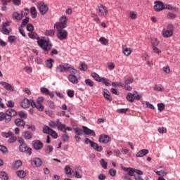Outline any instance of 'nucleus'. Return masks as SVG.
I'll return each mask as SVG.
<instances>
[{
	"label": "nucleus",
	"instance_id": "nucleus-1",
	"mask_svg": "<svg viewBox=\"0 0 180 180\" xmlns=\"http://www.w3.org/2000/svg\"><path fill=\"white\" fill-rule=\"evenodd\" d=\"M57 72H69L68 81L71 84L77 85L79 82V72L75 70L71 65L69 63H65L64 65H59L56 68Z\"/></svg>",
	"mask_w": 180,
	"mask_h": 180
},
{
	"label": "nucleus",
	"instance_id": "nucleus-2",
	"mask_svg": "<svg viewBox=\"0 0 180 180\" xmlns=\"http://www.w3.org/2000/svg\"><path fill=\"white\" fill-rule=\"evenodd\" d=\"M28 36L30 39H37L38 45L44 51H50V50H51V42H50V40L43 38L39 39V35L34 32H29Z\"/></svg>",
	"mask_w": 180,
	"mask_h": 180
},
{
	"label": "nucleus",
	"instance_id": "nucleus-3",
	"mask_svg": "<svg viewBox=\"0 0 180 180\" xmlns=\"http://www.w3.org/2000/svg\"><path fill=\"white\" fill-rule=\"evenodd\" d=\"M82 129H80L79 127L75 128V133L77 135V136H82V134H84V133H85V134H88L89 136H93V137H95V136H96V134H95V131L92 129H90L89 128L85 127V126H82Z\"/></svg>",
	"mask_w": 180,
	"mask_h": 180
},
{
	"label": "nucleus",
	"instance_id": "nucleus-4",
	"mask_svg": "<svg viewBox=\"0 0 180 180\" xmlns=\"http://www.w3.org/2000/svg\"><path fill=\"white\" fill-rule=\"evenodd\" d=\"M56 30V36L59 40H65L68 37V32L60 27H54Z\"/></svg>",
	"mask_w": 180,
	"mask_h": 180
},
{
	"label": "nucleus",
	"instance_id": "nucleus-5",
	"mask_svg": "<svg viewBox=\"0 0 180 180\" xmlns=\"http://www.w3.org/2000/svg\"><path fill=\"white\" fill-rule=\"evenodd\" d=\"M143 98V95L137 94V91H134V93H128L126 97V99L128 101V102H130L131 103H133L134 102L135 99L136 101H140Z\"/></svg>",
	"mask_w": 180,
	"mask_h": 180
},
{
	"label": "nucleus",
	"instance_id": "nucleus-6",
	"mask_svg": "<svg viewBox=\"0 0 180 180\" xmlns=\"http://www.w3.org/2000/svg\"><path fill=\"white\" fill-rule=\"evenodd\" d=\"M96 11L98 15L100 16H106L108 13V8L101 4L97 5Z\"/></svg>",
	"mask_w": 180,
	"mask_h": 180
},
{
	"label": "nucleus",
	"instance_id": "nucleus-7",
	"mask_svg": "<svg viewBox=\"0 0 180 180\" xmlns=\"http://www.w3.org/2000/svg\"><path fill=\"white\" fill-rule=\"evenodd\" d=\"M37 8L41 13V15H46L49 11V6L44 4L43 1H39L37 3Z\"/></svg>",
	"mask_w": 180,
	"mask_h": 180
},
{
	"label": "nucleus",
	"instance_id": "nucleus-8",
	"mask_svg": "<svg viewBox=\"0 0 180 180\" xmlns=\"http://www.w3.org/2000/svg\"><path fill=\"white\" fill-rule=\"evenodd\" d=\"M163 37H171L174 34V28L172 27V24H169L167 29H163L162 31Z\"/></svg>",
	"mask_w": 180,
	"mask_h": 180
},
{
	"label": "nucleus",
	"instance_id": "nucleus-9",
	"mask_svg": "<svg viewBox=\"0 0 180 180\" xmlns=\"http://www.w3.org/2000/svg\"><path fill=\"white\" fill-rule=\"evenodd\" d=\"M17 115L16 110L10 108L6 111V123H9L12 120V117Z\"/></svg>",
	"mask_w": 180,
	"mask_h": 180
},
{
	"label": "nucleus",
	"instance_id": "nucleus-10",
	"mask_svg": "<svg viewBox=\"0 0 180 180\" xmlns=\"http://www.w3.org/2000/svg\"><path fill=\"white\" fill-rule=\"evenodd\" d=\"M67 27V18L65 16H62L60 18V22H56L54 27Z\"/></svg>",
	"mask_w": 180,
	"mask_h": 180
},
{
	"label": "nucleus",
	"instance_id": "nucleus-11",
	"mask_svg": "<svg viewBox=\"0 0 180 180\" xmlns=\"http://www.w3.org/2000/svg\"><path fill=\"white\" fill-rule=\"evenodd\" d=\"M153 8L156 12H161L164 11V3L160 1H155Z\"/></svg>",
	"mask_w": 180,
	"mask_h": 180
},
{
	"label": "nucleus",
	"instance_id": "nucleus-12",
	"mask_svg": "<svg viewBox=\"0 0 180 180\" xmlns=\"http://www.w3.org/2000/svg\"><path fill=\"white\" fill-rule=\"evenodd\" d=\"M33 148L37 150H41L43 147H44V143L41 142L40 140H34L32 141Z\"/></svg>",
	"mask_w": 180,
	"mask_h": 180
},
{
	"label": "nucleus",
	"instance_id": "nucleus-13",
	"mask_svg": "<svg viewBox=\"0 0 180 180\" xmlns=\"http://www.w3.org/2000/svg\"><path fill=\"white\" fill-rule=\"evenodd\" d=\"M19 150L21 153H27L30 155L32 154V148L27 147L26 143H22L19 146Z\"/></svg>",
	"mask_w": 180,
	"mask_h": 180
},
{
	"label": "nucleus",
	"instance_id": "nucleus-14",
	"mask_svg": "<svg viewBox=\"0 0 180 180\" xmlns=\"http://www.w3.org/2000/svg\"><path fill=\"white\" fill-rule=\"evenodd\" d=\"M0 85L4 86L6 91H10L11 92H13L15 91V87L12 86L11 84L5 82H0Z\"/></svg>",
	"mask_w": 180,
	"mask_h": 180
},
{
	"label": "nucleus",
	"instance_id": "nucleus-15",
	"mask_svg": "<svg viewBox=\"0 0 180 180\" xmlns=\"http://www.w3.org/2000/svg\"><path fill=\"white\" fill-rule=\"evenodd\" d=\"M74 173L73 175L75 176V178L81 179L82 178V170L79 167H75L73 169Z\"/></svg>",
	"mask_w": 180,
	"mask_h": 180
},
{
	"label": "nucleus",
	"instance_id": "nucleus-16",
	"mask_svg": "<svg viewBox=\"0 0 180 180\" xmlns=\"http://www.w3.org/2000/svg\"><path fill=\"white\" fill-rule=\"evenodd\" d=\"M31 106L33 108H36L39 112H43V110H44V106H43V105L36 103L33 100L31 101Z\"/></svg>",
	"mask_w": 180,
	"mask_h": 180
},
{
	"label": "nucleus",
	"instance_id": "nucleus-17",
	"mask_svg": "<svg viewBox=\"0 0 180 180\" xmlns=\"http://www.w3.org/2000/svg\"><path fill=\"white\" fill-rule=\"evenodd\" d=\"M110 141V137L108 135H101L99 137V142L108 144Z\"/></svg>",
	"mask_w": 180,
	"mask_h": 180
},
{
	"label": "nucleus",
	"instance_id": "nucleus-18",
	"mask_svg": "<svg viewBox=\"0 0 180 180\" xmlns=\"http://www.w3.org/2000/svg\"><path fill=\"white\" fill-rule=\"evenodd\" d=\"M31 164L33 167H40L41 164H43V162L41 161V159L35 158L32 160Z\"/></svg>",
	"mask_w": 180,
	"mask_h": 180
},
{
	"label": "nucleus",
	"instance_id": "nucleus-19",
	"mask_svg": "<svg viewBox=\"0 0 180 180\" xmlns=\"http://www.w3.org/2000/svg\"><path fill=\"white\" fill-rule=\"evenodd\" d=\"M32 105V101H29L27 98H24L20 103V106L23 108V109H26Z\"/></svg>",
	"mask_w": 180,
	"mask_h": 180
},
{
	"label": "nucleus",
	"instance_id": "nucleus-20",
	"mask_svg": "<svg viewBox=\"0 0 180 180\" xmlns=\"http://www.w3.org/2000/svg\"><path fill=\"white\" fill-rule=\"evenodd\" d=\"M122 53L127 57H129L131 54V49L127 47V45H122Z\"/></svg>",
	"mask_w": 180,
	"mask_h": 180
},
{
	"label": "nucleus",
	"instance_id": "nucleus-21",
	"mask_svg": "<svg viewBox=\"0 0 180 180\" xmlns=\"http://www.w3.org/2000/svg\"><path fill=\"white\" fill-rule=\"evenodd\" d=\"M148 153H149V150L148 149H142L136 154V157H138L139 158H141V157H144L147 155Z\"/></svg>",
	"mask_w": 180,
	"mask_h": 180
},
{
	"label": "nucleus",
	"instance_id": "nucleus-22",
	"mask_svg": "<svg viewBox=\"0 0 180 180\" xmlns=\"http://www.w3.org/2000/svg\"><path fill=\"white\" fill-rule=\"evenodd\" d=\"M56 127H58V130L63 131V133H65V124H62L60 122V120H57Z\"/></svg>",
	"mask_w": 180,
	"mask_h": 180
},
{
	"label": "nucleus",
	"instance_id": "nucleus-23",
	"mask_svg": "<svg viewBox=\"0 0 180 180\" xmlns=\"http://www.w3.org/2000/svg\"><path fill=\"white\" fill-rule=\"evenodd\" d=\"M41 92L42 94H44V95H49L50 96V98L54 97V93L50 92V91H49L47 88L41 87Z\"/></svg>",
	"mask_w": 180,
	"mask_h": 180
},
{
	"label": "nucleus",
	"instance_id": "nucleus-24",
	"mask_svg": "<svg viewBox=\"0 0 180 180\" xmlns=\"http://www.w3.org/2000/svg\"><path fill=\"white\" fill-rule=\"evenodd\" d=\"M12 18L15 20H22L23 18V15H22V13L20 14L18 12H15L13 13Z\"/></svg>",
	"mask_w": 180,
	"mask_h": 180
},
{
	"label": "nucleus",
	"instance_id": "nucleus-25",
	"mask_svg": "<svg viewBox=\"0 0 180 180\" xmlns=\"http://www.w3.org/2000/svg\"><path fill=\"white\" fill-rule=\"evenodd\" d=\"M90 146L94 148V150H96V151H98L99 153L103 150L102 146H99L98 143L95 142L91 143Z\"/></svg>",
	"mask_w": 180,
	"mask_h": 180
},
{
	"label": "nucleus",
	"instance_id": "nucleus-26",
	"mask_svg": "<svg viewBox=\"0 0 180 180\" xmlns=\"http://www.w3.org/2000/svg\"><path fill=\"white\" fill-rule=\"evenodd\" d=\"M30 14L32 19H36L37 18V11L36 10V7L33 6L30 8Z\"/></svg>",
	"mask_w": 180,
	"mask_h": 180
},
{
	"label": "nucleus",
	"instance_id": "nucleus-27",
	"mask_svg": "<svg viewBox=\"0 0 180 180\" xmlns=\"http://www.w3.org/2000/svg\"><path fill=\"white\" fill-rule=\"evenodd\" d=\"M15 124H16L17 126H18L20 127H23V126H25L26 124V122H25L23 121V120L18 118L15 120Z\"/></svg>",
	"mask_w": 180,
	"mask_h": 180
},
{
	"label": "nucleus",
	"instance_id": "nucleus-28",
	"mask_svg": "<svg viewBox=\"0 0 180 180\" xmlns=\"http://www.w3.org/2000/svg\"><path fill=\"white\" fill-rule=\"evenodd\" d=\"M99 41L101 44H103V46H108L109 45V40L106 38H105V37H101L99 39Z\"/></svg>",
	"mask_w": 180,
	"mask_h": 180
},
{
	"label": "nucleus",
	"instance_id": "nucleus-29",
	"mask_svg": "<svg viewBox=\"0 0 180 180\" xmlns=\"http://www.w3.org/2000/svg\"><path fill=\"white\" fill-rule=\"evenodd\" d=\"M153 89L157 92H162L164 91V86L162 84H155Z\"/></svg>",
	"mask_w": 180,
	"mask_h": 180
},
{
	"label": "nucleus",
	"instance_id": "nucleus-30",
	"mask_svg": "<svg viewBox=\"0 0 180 180\" xmlns=\"http://www.w3.org/2000/svg\"><path fill=\"white\" fill-rule=\"evenodd\" d=\"M23 136L26 140H30L33 137V134L31 131H27L24 132Z\"/></svg>",
	"mask_w": 180,
	"mask_h": 180
},
{
	"label": "nucleus",
	"instance_id": "nucleus-31",
	"mask_svg": "<svg viewBox=\"0 0 180 180\" xmlns=\"http://www.w3.org/2000/svg\"><path fill=\"white\" fill-rule=\"evenodd\" d=\"M98 82H102L103 84H105L106 86H110V84L109 83V79L101 77Z\"/></svg>",
	"mask_w": 180,
	"mask_h": 180
},
{
	"label": "nucleus",
	"instance_id": "nucleus-32",
	"mask_svg": "<svg viewBox=\"0 0 180 180\" xmlns=\"http://www.w3.org/2000/svg\"><path fill=\"white\" fill-rule=\"evenodd\" d=\"M65 171L67 175H72L74 174V170H72L69 165L65 166Z\"/></svg>",
	"mask_w": 180,
	"mask_h": 180
},
{
	"label": "nucleus",
	"instance_id": "nucleus-33",
	"mask_svg": "<svg viewBox=\"0 0 180 180\" xmlns=\"http://www.w3.org/2000/svg\"><path fill=\"white\" fill-rule=\"evenodd\" d=\"M86 85H87V86H90V88H93V86H94L95 85V82H94V81L91 80V79H86L84 81Z\"/></svg>",
	"mask_w": 180,
	"mask_h": 180
},
{
	"label": "nucleus",
	"instance_id": "nucleus-34",
	"mask_svg": "<svg viewBox=\"0 0 180 180\" xmlns=\"http://www.w3.org/2000/svg\"><path fill=\"white\" fill-rule=\"evenodd\" d=\"M22 166V161L21 160H17L14 162L13 165V168L14 169H18L20 167Z\"/></svg>",
	"mask_w": 180,
	"mask_h": 180
},
{
	"label": "nucleus",
	"instance_id": "nucleus-35",
	"mask_svg": "<svg viewBox=\"0 0 180 180\" xmlns=\"http://www.w3.org/2000/svg\"><path fill=\"white\" fill-rule=\"evenodd\" d=\"M16 174H17V176L21 179H23L26 176V172H25L23 170L17 171Z\"/></svg>",
	"mask_w": 180,
	"mask_h": 180
},
{
	"label": "nucleus",
	"instance_id": "nucleus-36",
	"mask_svg": "<svg viewBox=\"0 0 180 180\" xmlns=\"http://www.w3.org/2000/svg\"><path fill=\"white\" fill-rule=\"evenodd\" d=\"M54 148L51 145H48L45 149L46 154H50V153H53Z\"/></svg>",
	"mask_w": 180,
	"mask_h": 180
},
{
	"label": "nucleus",
	"instance_id": "nucleus-37",
	"mask_svg": "<svg viewBox=\"0 0 180 180\" xmlns=\"http://www.w3.org/2000/svg\"><path fill=\"white\" fill-rule=\"evenodd\" d=\"M0 178L2 180L9 179V177L8 176V174L5 172H0Z\"/></svg>",
	"mask_w": 180,
	"mask_h": 180
},
{
	"label": "nucleus",
	"instance_id": "nucleus-38",
	"mask_svg": "<svg viewBox=\"0 0 180 180\" xmlns=\"http://www.w3.org/2000/svg\"><path fill=\"white\" fill-rule=\"evenodd\" d=\"M91 77H92L95 81H97V82H99L101 80V77H99V75L96 74V72H91Z\"/></svg>",
	"mask_w": 180,
	"mask_h": 180
},
{
	"label": "nucleus",
	"instance_id": "nucleus-39",
	"mask_svg": "<svg viewBox=\"0 0 180 180\" xmlns=\"http://www.w3.org/2000/svg\"><path fill=\"white\" fill-rule=\"evenodd\" d=\"M53 63H54V60L53 59H48L46 61L47 68H53Z\"/></svg>",
	"mask_w": 180,
	"mask_h": 180
},
{
	"label": "nucleus",
	"instance_id": "nucleus-40",
	"mask_svg": "<svg viewBox=\"0 0 180 180\" xmlns=\"http://www.w3.org/2000/svg\"><path fill=\"white\" fill-rule=\"evenodd\" d=\"M51 130L53 129H51L49 126H44L43 127V133H44L45 134H50Z\"/></svg>",
	"mask_w": 180,
	"mask_h": 180
},
{
	"label": "nucleus",
	"instance_id": "nucleus-41",
	"mask_svg": "<svg viewBox=\"0 0 180 180\" xmlns=\"http://www.w3.org/2000/svg\"><path fill=\"white\" fill-rule=\"evenodd\" d=\"M0 31L1 32V33H4V34L7 35H9V33L11 32V30L4 27H0Z\"/></svg>",
	"mask_w": 180,
	"mask_h": 180
},
{
	"label": "nucleus",
	"instance_id": "nucleus-42",
	"mask_svg": "<svg viewBox=\"0 0 180 180\" xmlns=\"http://www.w3.org/2000/svg\"><path fill=\"white\" fill-rule=\"evenodd\" d=\"M127 172H128V175H129V176H137L134 175V172H136V170L131 169V167H128V170H127Z\"/></svg>",
	"mask_w": 180,
	"mask_h": 180
},
{
	"label": "nucleus",
	"instance_id": "nucleus-43",
	"mask_svg": "<svg viewBox=\"0 0 180 180\" xmlns=\"http://www.w3.org/2000/svg\"><path fill=\"white\" fill-rule=\"evenodd\" d=\"M158 109L159 112H162V110H164V109H165V104L162 103H158Z\"/></svg>",
	"mask_w": 180,
	"mask_h": 180
},
{
	"label": "nucleus",
	"instance_id": "nucleus-44",
	"mask_svg": "<svg viewBox=\"0 0 180 180\" xmlns=\"http://www.w3.org/2000/svg\"><path fill=\"white\" fill-rule=\"evenodd\" d=\"M100 163L102 168H103L104 169H106L108 168V162H106L105 160L101 159V160L100 161Z\"/></svg>",
	"mask_w": 180,
	"mask_h": 180
},
{
	"label": "nucleus",
	"instance_id": "nucleus-45",
	"mask_svg": "<svg viewBox=\"0 0 180 180\" xmlns=\"http://www.w3.org/2000/svg\"><path fill=\"white\" fill-rule=\"evenodd\" d=\"M30 11H29V8H25L21 11V15L22 16V18L24 16H27V15H29Z\"/></svg>",
	"mask_w": 180,
	"mask_h": 180
},
{
	"label": "nucleus",
	"instance_id": "nucleus-46",
	"mask_svg": "<svg viewBox=\"0 0 180 180\" xmlns=\"http://www.w3.org/2000/svg\"><path fill=\"white\" fill-rule=\"evenodd\" d=\"M45 34L46 36H54L55 32L53 30H47L45 31Z\"/></svg>",
	"mask_w": 180,
	"mask_h": 180
},
{
	"label": "nucleus",
	"instance_id": "nucleus-47",
	"mask_svg": "<svg viewBox=\"0 0 180 180\" xmlns=\"http://www.w3.org/2000/svg\"><path fill=\"white\" fill-rule=\"evenodd\" d=\"M151 43L153 44V47H156V46H158L160 41L157 39V38H153L151 39Z\"/></svg>",
	"mask_w": 180,
	"mask_h": 180
},
{
	"label": "nucleus",
	"instance_id": "nucleus-48",
	"mask_svg": "<svg viewBox=\"0 0 180 180\" xmlns=\"http://www.w3.org/2000/svg\"><path fill=\"white\" fill-rule=\"evenodd\" d=\"M107 67L110 71H112V70H115V63L110 62L107 64Z\"/></svg>",
	"mask_w": 180,
	"mask_h": 180
},
{
	"label": "nucleus",
	"instance_id": "nucleus-49",
	"mask_svg": "<svg viewBox=\"0 0 180 180\" xmlns=\"http://www.w3.org/2000/svg\"><path fill=\"white\" fill-rule=\"evenodd\" d=\"M18 116H20L21 119H27V114L25 113L23 111H20L18 112Z\"/></svg>",
	"mask_w": 180,
	"mask_h": 180
},
{
	"label": "nucleus",
	"instance_id": "nucleus-50",
	"mask_svg": "<svg viewBox=\"0 0 180 180\" xmlns=\"http://www.w3.org/2000/svg\"><path fill=\"white\" fill-rule=\"evenodd\" d=\"M8 40L9 43H11L12 44V43H15V41H16V37L15 36H9L8 37Z\"/></svg>",
	"mask_w": 180,
	"mask_h": 180
},
{
	"label": "nucleus",
	"instance_id": "nucleus-51",
	"mask_svg": "<svg viewBox=\"0 0 180 180\" xmlns=\"http://www.w3.org/2000/svg\"><path fill=\"white\" fill-rule=\"evenodd\" d=\"M50 136L53 137V139H57L58 137V134H57V132L54 130H51V131L49 133Z\"/></svg>",
	"mask_w": 180,
	"mask_h": 180
},
{
	"label": "nucleus",
	"instance_id": "nucleus-52",
	"mask_svg": "<svg viewBox=\"0 0 180 180\" xmlns=\"http://www.w3.org/2000/svg\"><path fill=\"white\" fill-rule=\"evenodd\" d=\"M79 68H80L81 71H86V70H88V65L83 63L81 64Z\"/></svg>",
	"mask_w": 180,
	"mask_h": 180
},
{
	"label": "nucleus",
	"instance_id": "nucleus-53",
	"mask_svg": "<svg viewBox=\"0 0 180 180\" xmlns=\"http://www.w3.org/2000/svg\"><path fill=\"white\" fill-rule=\"evenodd\" d=\"M16 140H18V138H16V136H13V134H12V135L8 139V141L10 143H15V141H16Z\"/></svg>",
	"mask_w": 180,
	"mask_h": 180
},
{
	"label": "nucleus",
	"instance_id": "nucleus-54",
	"mask_svg": "<svg viewBox=\"0 0 180 180\" xmlns=\"http://www.w3.org/2000/svg\"><path fill=\"white\" fill-rule=\"evenodd\" d=\"M127 110H129V108H121V109H118L117 110V113L126 114V113H127Z\"/></svg>",
	"mask_w": 180,
	"mask_h": 180
},
{
	"label": "nucleus",
	"instance_id": "nucleus-55",
	"mask_svg": "<svg viewBox=\"0 0 180 180\" xmlns=\"http://www.w3.org/2000/svg\"><path fill=\"white\" fill-rule=\"evenodd\" d=\"M27 30L28 32H33V30H34V27H33V25H32V24H27Z\"/></svg>",
	"mask_w": 180,
	"mask_h": 180
},
{
	"label": "nucleus",
	"instance_id": "nucleus-56",
	"mask_svg": "<svg viewBox=\"0 0 180 180\" xmlns=\"http://www.w3.org/2000/svg\"><path fill=\"white\" fill-rule=\"evenodd\" d=\"M158 131L161 134H164V133H167V128L162 127L158 128Z\"/></svg>",
	"mask_w": 180,
	"mask_h": 180
},
{
	"label": "nucleus",
	"instance_id": "nucleus-57",
	"mask_svg": "<svg viewBox=\"0 0 180 180\" xmlns=\"http://www.w3.org/2000/svg\"><path fill=\"white\" fill-rule=\"evenodd\" d=\"M131 19H137V13L134 11H130Z\"/></svg>",
	"mask_w": 180,
	"mask_h": 180
},
{
	"label": "nucleus",
	"instance_id": "nucleus-58",
	"mask_svg": "<svg viewBox=\"0 0 180 180\" xmlns=\"http://www.w3.org/2000/svg\"><path fill=\"white\" fill-rule=\"evenodd\" d=\"M108 172L111 176H116V169H110Z\"/></svg>",
	"mask_w": 180,
	"mask_h": 180
},
{
	"label": "nucleus",
	"instance_id": "nucleus-59",
	"mask_svg": "<svg viewBox=\"0 0 180 180\" xmlns=\"http://www.w3.org/2000/svg\"><path fill=\"white\" fill-rule=\"evenodd\" d=\"M62 139L63 141H69L70 136L68 134H62Z\"/></svg>",
	"mask_w": 180,
	"mask_h": 180
},
{
	"label": "nucleus",
	"instance_id": "nucleus-60",
	"mask_svg": "<svg viewBox=\"0 0 180 180\" xmlns=\"http://www.w3.org/2000/svg\"><path fill=\"white\" fill-rule=\"evenodd\" d=\"M167 18H169V19H175V18H176V15L174 13H168Z\"/></svg>",
	"mask_w": 180,
	"mask_h": 180
},
{
	"label": "nucleus",
	"instance_id": "nucleus-61",
	"mask_svg": "<svg viewBox=\"0 0 180 180\" xmlns=\"http://www.w3.org/2000/svg\"><path fill=\"white\" fill-rule=\"evenodd\" d=\"M163 71L166 74H169V72H171V69H169V66H165L163 67Z\"/></svg>",
	"mask_w": 180,
	"mask_h": 180
},
{
	"label": "nucleus",
	"instance_id": "nucleus-62",
	"mask_svg": "<svg viewBox=\"0 0 180 180\" xmlns=\"http://www.w3.org/2000/svg\"><path fill=\"white\" fill-rule=\"evenodd\" d=\"M29 23V17H26L25 19L22 20V26H26Z\"/></svg>",
	"mask_w": 180,
	"mask_h": 180
},
{
	"label": "nucleus",
	"instance_id": "nucleus-63",
	"mask_svg": "<svg viewBox=\"0 0 180 180\" xmlns=\"http://www.w3.org/2000/svg\"><path fill=\"white\" fill-rule=\"evenodd\" d=\"M6 105H7L8 108H13V106H15V103L13 101H12L11 100H10L7 102Z\"/></svg>",
	"mask_w": 180,
	"mask_h": 180
},
{
	"label": "nucleus",
	"instance_id": "nucleus-64",
	"mask_svg": "<svg viewBox=\"0 0 180 180\" xmlns=\"http://www.w3.org/2000/svg\"><path fill=\"white\" fill-rule=\"evenodd\" d=\"M68 96H69V98H74V91L68 90Z\"/></svg>",
	"mask_w": 180,
	"mask_h": 180
}]
</instances>
